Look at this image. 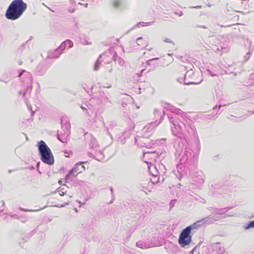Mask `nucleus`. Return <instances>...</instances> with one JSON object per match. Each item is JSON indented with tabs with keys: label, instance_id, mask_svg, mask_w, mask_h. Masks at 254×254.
<instances>
[{
	"label": "nucleus",
	"instance_id": "obj_1",
	"mask_svg": "<svg viewBox=\"0 0 254 254\" xmlns=\"http://www.w3.org/2000/svg\"><path fill=\"white\" fill-rule=\"evenodd\" d=\"M27 6L22 0H14L7 9L5 16L8 19L16 20L22 15Z\"/></svg>",
	"mask_w": 254,
	"mask_h": 254
},
{
	"label": "nucleus",
	"instance_id": "obj_2",
	"mask_svg": "<svg viewBox=\"0 0 254 254\" xmlns=\"http://www.w3.org/2000/svg\"><path fill=\"white\" fill-rule=\"evenodd\" d=\"M38 151L42 162L50 165L54 163V158L52 153L46 143L43 140L40 141L38 143Z\"/></svg>",
	"mask_w": 254,
	"mask_h": 254
},
{
	"label": "nucleus",
	"instance_id": "obj_3",
	"mask_svg": "<svg viewBox=\"0 0 254 254\" xmlns=\"http://www.w3.org/2000/svg\"><path fill=\"white\" fill-rule=\"evenodd\" d=\"M170 122L173 124V127H171L172 131L174 135L177 136L179 132L182 134L185 133V129L187 123L184 120H186L183 116L181 118H179L177 115L172 117L171 118L169 117Z\"/></svg>",
	"mask_w": 254,
	"mask_h": 254
},
{
	"label": "nucleus",
	"instance_id": "obj_4",
	"mask_svg": "<svg viewBox=\"0 0 254 254\" xmlns=\"http://www.w3.org/2000/svg\"><path fill=\"white\" fill-rule=\"evenodd\" d=\"M178 81L180 83H183L186 85L197 84H199L202 79H197L196 74L193 69L188 70L185 74L184 78H179Z\"/></svg>",
	"mask_w": 254,
	"mask_h": 254
},
{
	"label": "nucleus",
	"instance_id": "obj_5",
	"mask_svg": "<svg viewBox=\"0 0 254 254\" xmlns=\"http://www.w3.org/2000/svg\"><path fill=\"white\" fill-rule=\"evenodd\" d=\"M84 162H79L76 163L74 167L69 171L68 173L65 176V182L72 181L79 173H81L84 171L85 167L82 164Z\"/></svg>",
	"mask_w": 254,
	"mask_h": 254
},
{
	"label": "nucleus",
	"instance_id": "obj_6",
	"mask_svg": "<svg viewBox=\"0 0 254 254\" xmlns=\"http://www.w3.org/2000/svg\"><path fill=\"white\" fill-rule=\"evenodd\" d=\"M191 232L190 231V228L184 229L180 235L179 238V243L182 247L189 245L191 241Z\"/></svg>",
	"mask_w": 254,
	"mask_h": 254
},
{
	"label": "nucleus",
	"instance_id": "obj_7",
	"mask_svg": "<svg viewBox=\"0 0 254 254\" xmlns=\"http://www.w3.org/2000/svg\"><path fill=\"white\" fill-rule=\"evenodd\" d=\"M61 124H62V127H64V126L65 129L64 130V134H61V133L59 134V133H58L57 137H58V139L60 141H61L62 142L64 143V142H66L67 137L68 136V135L70 133L69 129L70 128V123L67 121H66L65 123L64 124L63 120H62Z\"/></svg>",
	"mask_w": 254,
	"mask_h": 254
},
{
	"label": "nucleus",
	"instance_id": "obj_8",
	"mask_svg": "<svg viewBox=\"0 0 254 254\" xmlns=\"http://www.w3.org/2000/svg\"><path fill=\"white\" fill-rule=\"evenodd\" d=\"M160 122L156 123L152 122L147 124L142 129V132L143 133V137H148L150 134L152 133L153 129L154 127L157 126Z\"/></svg>",
	"mask_w": 254,
	"mask_h": 254
},
{
	"label": "nucleus",
	"instance_id": "obj_9",
	"mask_svg": "<svg viewBox=\"0 0 254 254\" xmlns=\"http://www.w3.org/2000/svg\"><path fill=\"white\" fill-rule=\"evenodd\" d=\"M184 121H186L187 123L186 129H185V133L191 134L194 137L198 138L197 130L195 126L189 123L187 120H184Z\"/></svg>",
	"mask_w": 254,
	"mask_h": 254
},
{
	"label": "nucleus",
	"instance_id": "obj_10",
	"mask_svg": "<svg viewBox=\"0 0 254 254\" xmlns=\"http://www.w3.org/2000/svg\"><path fill=\"white\" fill-rule=\"evenodd\" d=\"M219 218L216 217L215 216L209 215L207 217L202 218L200 220L201 221L202 226L204 225H208L213 223L216 221H217Z\"/></svg>",
	"mask_w": 254,
	"mask_h": 254
},
{
	"label": "nucleus",
	"instance_id": "obj_11",
	"mask_svg": "<svg viewBox=\"0 0 254 254\" xmlns=\"http://www.w3.org/2000/svg\"><path fill=\"white\" fill-rule=\"evenodd\" d=\"M66 46V43H65V41L63 42L60 46L57 48L54 52V54L51 55V58H59L60 55L62 54V52L64 50Z\"/></svg>",
	"mask_w": 254,
	"mask_h": 254
},
{
	"label": "nucleus",
	"instance_id": "obj_12",
	"mask_svg": "<svg viewBox=\"0 0 254 254\" xmlns=\"http://www.w3.org/2000/svg\"><path fill=\"white\" fill-rule=\"evenodd\" d=\"M145 162L148 165V169L150 173L154 176H157L159 174V172L156 166L153 164H152L151 163H150V164L149 165V163L148 161H145Z\"/></svg>",
	"mask_w": 254,
	"mask_h": 254
},
{
	"label": "nucleus",
	"instance_id": "obj_13",
	"mask_svg": "<svg viewBox=\"0 0 254 254\" xmlns=\"http://www.w3.org/2000/svg\"><path fill=\"white\" fill-rule=\"evenodd\" d=\"M230 208H220V209H217L215 208L211 207L209 209L211 212L214 214H222L226 212L228 210L230 209Z\"/></svg>",
	"mask_w": 254,
	"mask_h": 254
},
{
	"label": "nucleus",
	"instance_id": "obj_14",
	"mask_svg": "<svg viewBox=\"0 0 254 254\" xmlns=\"http://www.w3.org/2000/svg\"><path fill=\"white\" fill-rule=\"evenodd\" d=\"M202 226L201 221L199 220L197 221L191 225L186 227L187 229L190 228V231L191 232L193 229H197L200 227Z\"/></svg>",
	"mask_w": 254,
	"mask_h": 254
},
{
	"label": "nucleus",
	"instance_id": "obj_15",
	"mask_svg": "<svg viewBox=\"0 0 254 254\" xmlns=\"http://www.w3.org/2000/svg\"><path fill=\"white\" fill-rule=\"evenodd\" d=\"M159 156L158 153H156L155 152H144L143 157L149 158L151 160H155Z\"/></svg>",
	"mask_w": 254,
	"mask_h": 254
},
{
	"label": "nucleus",
	"instance_id": "obj_16",
	"mask_svg": "<svg viewBox=\"0 0 254 254\" xmlns=\"http://www.w3.org/2000/svg\"><path fill=\"white\" fill-rule=\"evenodd\" d=\"M154 114L157 118L160 117L161 119L163 118L165 114V112L162 110V109H155L154 110Z\"/></svg>",
	"mask_w": 254,
	"mask_h": 254
},
{
	"label": "nucleus",
	"instance_id": "obj_17",
	"mask_svg": "<svg viewBox=\"0 0 254 254\" xmlns=\"http://www.w3.org/2000/svg\"><path fill=\"white\" fill-rule=\"evenodd\" d=\"M23 73H24V75L27 78L28 80H29L30 82H32L33 78L31 74L29 72H27L24 70H23L19 72L18 77L21 76Z\"/></svg>",
	"mask_w": 254,
	"mask_h": 254
},
{
	"label": "nucleus",
	"instance_id": "obj_18",
	"mask_svg": "<svg viewBox=\"0 0 254 254\" xmlns=\"http://www.w3.org/2000/svg\"><path fill=\"white\" fill-rule=\"evenodd\" d=\"M28 82H29V85H27V86L26 88L25 91H24V92L20 91V94H22V96L23 97H25L26 93H30L31 92V91H32V82H30L29 80H28Z\"/></svg>",
	"mask_w": 254,
	"mask_h": 254
},
{
	"label": "nucleus",
	"instance_id": "obj_19",
	"mask_svg": "<svg viewBox=\"0 0 254 254\" xmlns=\"http://www.w3.org/2000/svg\"><path fill=\"white\" fill-rule=\"evenodd\" d=\"M136 43L138 46H144L147 44V41L144 40L141 37H139L136 39Z\"/></svg>",
	"mask_w": 254,
	"mask_h": 254
},
{
	"label": "nucleus",
	"instance_id": "obj_20",
	"mask_svg": "<svg viewBox=\"0 0 254 254\" xmlns=\"http://www.w3.org/2000/svg\"><path fill=\"white\" fill-rule=\"evenodd\" d=\"M105 56L104 54H102L100 56V57L97 60V61H96V63H95V66H94V69L95 70H98V69L99 68V66H100V64H101V62L100 61V59L103 57V56Z\"/></svg>",
	"mask_w": 254,
	"mask_h": 254
},
{
	"label": "nucleus",
	"instance_id": "obj_21",
	"mask_svg": "<svg viewBox=\"0 0 254 254\" xmlns=\"http://www.w3.org/2000/svg\"><path fill=\"white\" fill-rule=\"evenodd\" d=\"M136 246L137 247H139L143 249H146L148 248V247H147L146 244L142 241L137 242L136 243Z\"/></svg>",
	"mask_w": 254,
	"mask_h": 254
},
{
	"label": "nucleus",
	"instance_id": "obj_22",
	"mask_svg": "<svg viewBox=\"0 0 254 254\" xmlns=\"http://www.w3.org/2000/svg\"><path fill=\"white\" fill-rule=\"evenodd\" d=\"M254 227V220L245 225L244 227L245 230H248Z\"/></svg>",
	"mask_w": 254,
	"mask_h": 254
},
{
	"label": "nucleus",
	"instance_id": "obj_23",
	"mask_svg": "<svg viewBox=\"0 0 254 254\" xmlns=\"http://www.w3.org/2000/svg\"><path fill=\"white\" fill-rule=\"evenodd\" d=\"M66 201L65 202H64V204H62L60 205H55L54 206L55 207H64L66 205H67L69 202H70V200L69 199H67L66 200Z\"/></svg>",
	"mask_w": 254,
	"mask_h": 254
},
{
	"label": "nucleus",
	"instance_id": "obj_24",
	"mask_svg": "<svg viewBox=\"0 0 254 254\" xmlns=\"http://www.w3.org/2000/svg\"><path fill=\"white\" fill-rule=\"evenodd\" d=\"M153 23V22H139V23H137V25L138 26L139 24H140L142 26H149V25H151L152 23Z\"/></svg>",
	"mask_w": 254,
	"mask_h": 254
},
{
	"label": "nucleus",
	"instance_id": "obj_25",
	"mask_svg": "<svg viewBox=\"0 0 254 254\" xmlns=\"http://www.w3.org/2000/svg\"><path fill=\"white\" fill-rule=\"evenodd\" d=\"M65 43H66V45H68L69 48H72L73 46V42L69 40H66L65 41Z\"/></svg>",
	"mask_w": 254,
	"mask_h": 254
},
{
	"label": "nucleus",
	"instance_id": "obj_26",
	"mask_svg": "<svg viewBox=\"0 0 254 254\" xmlns=\"http://www.w3.org/2000/svg\"><path fill=\"white\" fill-rule=\"evenodd\" d=\"M176 202V200L175 199L171 200L170 202V209H171L175 206Z\"/></svg>",
	"mask_w": 254,
	"mask_h": 254
},
{
	"label": "nucleus",
	"instance_id": "obj_27",
	"mask_svg": "<svg viewBox=\"0 0 254 254\" xmlns=\"http://www.w3.org/2000/svg\"><path fill=\"white\" fill-rule=\"evenodd\" d=\"M251 54H252V51H249L247 53V55L244 57L245 61H248L250 59V55H251Z\"/></svg>",
	"mask_w": 254,
	"mask_h": 254
},
{
	"label": "nucleus",
	"instance_id": "obj_28",
	"mask_svg": "<svg viewBox=\"0 0 254 254\" xmlns=\"http://www.w3.org/2000/svg\"><path fill=\"white\" fill-rule=\"evenodd\" d=\"M159 58H153L152 59H150L148 61H147L146 62V64L148 65H151V62L153 61V60H158Z\"/></svg>",
	"mask_w": 254,
	"mask_h": 254
},
{
	"label": "nucleus",
	"instance_id": "obj_29",
	"mask_svg": "<svg viewBox=\"0 0 254 254\" xmlns=\"http://www.w3.org/2000/svg\"><path fill=\"white\" fill-rule=\"evenodd\" d=\"M120 1L118 0H116L114 2V6L115 7H118L119 5Z\"/></svg>",
	"mask_w": 254,
	"mask_h": 254
},
{
	"label": "nucleus",
	"instance_id": "obj_30",
	"mask_svg": "<svg viewBox=\"0 0 254 254\" xmlns=\"http://www.w3.org/2000/svg\"><path fill=\"white\" fill-rule=\"evenodd\" d=\"M207 71L211 76H214L216 75L215 74L213 73L212 72V71L211 70H210L209 69H207Z\"/></svg>",
	"mask_w": 254,
	"mask_h": 254
},
{
	"label": "nucleus",
	"instance_id": "obj_31",
	"mask_svg": "<svg viewBox=\"0 0 254 254\" xmlns=\"http://www.w3.org/2000/svg\"><path fill=\"white\" fill-rule=\"evenodd\" d=\"M164 41L166 43H173V42L170 39L168 38L164 39Z\"/></svg>",
	"mask_w": 254,
	"mask_h": 254
},
{
	"label": "nucleus",
	"instance_id": "obj_32",
	"mask_svg": "<svg viewBox=\"0 0 254 254\" xmlns=\"http://www.w3.org/2000/svg\"><path fill=\"white\" fill-rule=\"evenodd\" d=\"M196 252V247L195 246L193 249L192 250V251H191V253H192V254H193L194 253Z\"/></svg>",
	"mask_w": 254,
	"mask_h": 254
},
{
	"label": "nucleus",
	"instance_id": "obj_33",
	"mask_svg": "<svg viewBox=\"0 0 254 254\" xmlns=\"http://www.w3.org/2000/svg\"><path fill=\"white\" fill-rule=\"evenodd\" d=\"M176 115H179V114H182V111L180 110L177 109V110H176Z\"/></svg>",
	"mask_w": 254,
	"mask_h": 254
},
{
	"label": "nucleus",
	"instance_id": "obj_34",
	"mask_svg": "<svg viewBox=\"0 0 254 254\" xmlns=\"http://www.w3.org/2000/svg\"><path fill=\"white\" fill-rule=\"evenodd\" d=\"M196 27H200V28H204V29H206L207 27L205 26H204V25H196Z\"/></svg>",
	"mask_w": 254,
	"mask_h": 254
},
{
	"label": "nucleus",
	"instance_id": "obj_35",
	"mask_svg": "<svg viewBox=\"0 0 254 254\" xmlns=\"http://www.w3.org/2000/svg\"><path fill=\"white\" fill-rule=\"evenodd\" d=\"M65 194V192L64 191H61L60 193H59V194L61 196H63Z\"/></svg>",
	"mask_w": 254,
	"mask_h": 254
},
{
	"label": "nucleus",
	"instance_id": "obj_36",
	"mask_svg": "<svg viewBox=\"0 0 254 254\" xmlns=\"http://www.w3.org/2000/svg\"><path fill=\"white\" fill-rule=\"evenodd\" d=\"M201 7V5H197V6H191V7H190V8H200Z\"/></svg>",
	"mask_w": 254,
	"mask_h": 254
},
{
	"label": "nucleus",
	"instance_id": "obj_37",
	"mask_svg": "<svg viewBox=\"0 0 254 254\" xmlns=\"http://www.w3.org/2000/svg\"><path fill=\"white\" fill-rule=\"evenodd\" d=\"M74 10H75L74 8H72V9H68V11H69V12H70V13H73V12H74Z\"/></svg>",
	"mask_w": 254,
	"mask_h": 254
},
{
	"label": "nucleus",
	"instance_id": "obj_38",
	"mask_svg": "<svg viewBox=\"0 0 254 254\" xmlns=\"http://www.w3.org/2000/svg\"><path fill=\"white\" fill-rule=\"evenodd\" d=\"M218 25L220 26L221 27H229L231 25H227V26H225V25H220L219 24H217Z\"/></svg>",
	"mask_w": 254,
	"mask_h": 254
},
{
	"label": "nucleus",
	"instance_id": "obj_39",
	"mask_svg": "<svg viewBox=\"0 0 254 254\" xmlns=\"http://www.w3.org/2000/svg\"><path fill=\"white\" fill-rule=\"evenodd\" d=\"M11 217H12V218H16V219H17V218H18V216H17V215H16V214L12 215H11Z\"/></svg>",
	"mask_w": 254,
	"mask_h": 254
},
{
	"label": "nucleus",
	"instance_id": "obj_40",
	"mask_svg": "<svg viewBox=\"0 0 254 254\" xmlns=\"http://www.w3.org/2000/svg\"><path fill=\"white\" fill-rule=\"evenodd\" d=\"M20 210H22V211H29V210H27V209H23V208H20Z\"/></svg>",
	"mask_w": 254,
	"mask_h": 254
},
{
	"label": "nucleus",
	"instance_id": "obj_41",
	"mask_svg": "<svg viewBox=\"0 0 254 254\" xmlns=\"http://www.w3.org/2000/svg\"><path fill=\"white\" fill-rule=\"evenodd\" d=\"M184 157L185 158V159H186V160H187V159H188V154H186V157L185 156H184Z\"/></svg>",
	"mask_w": 254,
	"mask_h": 254
},
{
	"label": "nucleus",
	"instance_id": "obj_42",
	"mask_svg": "<svg viewBox=\"0 0 254 254\" xmlns=\"http://www.w3.org/2000/svg\"><path fill=\"white\" fill-rule=\"evenodd\" d=\"M83 5H84V6H85V7H87V6H88V3H85V4H84Z\"/></svg>",
	"mask_w": 254,
	"mask_h": 254
},
{
	"label": "nucleus",
	"instance_id": "obj_43",
	"mask_svg": "<svg viewBox=\"0 0 254 254\" xmlns=\"http://www.w3.org/2000/svg\"><path fill=\"white\" fill-rule=\"evenodd\" d=\"M107 134H109L110 136H111V134H110V133L109 132L108 130L107 129Z\"/></svg>",
	"mask_w": 254,
	"mask_h": 254
},
{
	"label": "nucleus",
	"instance_id": "obj_44",
	"mask_svg": "<svg viewBox=\"0 0 254 254\" xmlns=\"http://www.w3.org/2000/svg\"><path fill=\"white\" fill-rule=\"evenodd\" d=\"M70 2L71 3H73V2H74V1L73 0H70Z\"/></svg>",
	"mask_w": 254,
	"mask_h": 254
},
{
	"label": "nucleus",
	"instance_id": "obj_45",
	"mask_svg": "<svg viewBox=\"0 0 254 254\" xmlns=\"http://www.w3.org/2000/svg\"><path fill=\"white\" fill-rule=\"evenodd\" d=\"M123 63H124V61H123V60H122V61H120V64H123Z\"/></svg>",
	"mask_w": 254,
	"mask_h": 254
},
{
	"label": "nucleus",
	"instance_id": "obj_46",
	"mask_svg": "<svg viewBox=\"0 0 254 254\" xmlns=\"http://www.w3.org/2000/svg\"><path fill=\"white\" fill-rule=\"evenodd\" d=\"M39 164H40V163H39H39H38L37 164V168H38V167H39Z\"/></svg>",
	"mask_w": 254,
	"mask_h": 254
},
{
	"label": "nucleus",
	"instance_id": "obj_47",
	"mask_svg": "<svg viewBox=\"0 0 254 254\" xmlns=\"http://www.w3.org/2000/svg\"><path fill=\"white\" fill-rule=\"evenodd\" d=\"M62 181H61V180H60V181H59V183L60 185H62Z\"/></svg>",
	"mask_w": 254,
	"mask_h": 254
},
{
	"label": "nucleus",
	"instance_id": "obj_48",
	"mask_svg": "<svg viewBox=\"0 0 254 254\" xmlns=\"http://www.w3.org/2000/svg\"><path fill=\"white\" fill-rule=\"evenodd\" d=\"M183 14V12L181 11V12H180V14H179V16H182Z\"/></svg>",
	"mask_w": 254,
	"mask_h": 254
},
{
	"label": "nucleus",
	"instance_id": "obj_49",
	"mask_svg": "<svg viewBox=\"0 0 254 254\" xmlns=\"http://www.w3.org/2000/svg\"><path fill=\"white\" fill-rule=\"evenodd\" d=\"M110 190L112 192H113V188L112 187L110 188Z\"/></svg>",
	"mask_w": 254,
	"mask_h": 254
},
{
	"label": "nucleus",
	"instance_id": "obj_50",
	"mask_svg": "<svg viewBox=\"0 0 254 254\" xmlns=\"http://www.w3.org/2000/svg\"><path fill=\"white\" fill-rule=\"evenodd\" d=\"M144 189H146V188L144 187H142L141 190H143Z\"/></svg>",
	"mask_w": 254,
	"mask_h": 254
},
{
	"label": "nucleus",
	"instance_id": "obj_51",
	"mask_svg": "<svg viewBox=\"0 0 254 254\" xmlns=\"http://www.w3.org/2000/svg\"><path fill=\"white\" fill-rule=\"evenodd\" d=\"M107 99L108 102H109L110 103H111V101L110 100H109L108 98H107Z\"/></svg>",
	"mask_w": 254,
	"mask_h": 254
},
{
	"label": "nucleus",
	"instance_id": "obj_52",
	"mask_svg": "<svg viewBox=\"0 0 254 254\" xmlns=\"http://www.w3.org/2000/svg\"><path fill=\"white\" fill-rule=\"evenodd\" d=\"M137 141L136 139L135 138V143L136 144H137Z\"/></svg>",
	"mask_w": 254,
	"mask_h": 254
},
{
	"label": "nucleus",
	"instance_id": "obj_53",
	"mask_svg": "<svg viewBox=\"0 0 254 254\" xmlns=\"http://www.w3.org/2000/svg\"><path fill=\"white\" fill-rule=\"evenodd\" d=\"M19 64H22V62L21 61H19Z\"/></svg>",
	"mask_w": 254,
	"mask_h": 254
},
{
	"label": "nucleus",
	"instance_id": "obj_54",
	"mask_svg": "<svg viewBox=\"0 0 254 254\" xmlns=\"http://www.w3.org/2000/svg\"><path fill=\"white\" fill-rule=\"evenodd\" d=\"M34 112L32 111V112H31V115H33L34 114Z\"/></svg>",
	"mask_w": 254,
	"mask_h": 254
},
{
	"label": "nucleus",
	"instance_id": "obj_55",
	"mask_svg": "<svg viewBox=\"0 0 254 254\" xmlns=\"http://www.w3.org/2000/svg\"><path fill=\"white\" fill-rule=\"evenodd\" d=\"M160 166H161V167H164V165H163V164H161V165H160Z\"/></svg>",
	"mask_w": 254,
	"mask_h": 254
},
{
	"label": "nucleus",
	"instance_id": "obj_56",
	"mask_svg": "<svg viewBox=\"0 0 254 254\" xmlns=\"http://www.w3.org/2000/svg\"><path fill=\"white\" fill-rule=\"evenodd\" d=\"M1 202H2V204H1L2 206H3L4 204V202H3L2 201H1Z\"/></svg>",
	"mask_w": 254,
	"mask_h": 254
},
{
	"label": "nucleus",
	"instance_id": "obj_57",
	"mask_svg": "<svg viewBox=\"0 0 254 254\" xmlns=\"http://www.w3.org/2000/svg\"><path fill=\"white\" fill-rule=\"evenodd\" d=\"M71 197H72V195H69V196H68V197H69V198H71Z\"/></svg>",
	"mask_w": 254,
	"mask_h": 254
},
{
	"label": "nucleus",
	"instance_id": "obj_58",
	"mask_svg": "<svg viewBox=\"0 0 254 254\" xmlns=\"http://www.w3.org/2000/svg\"><path fill=\"white\" fill-rule=\"evenodd\" d=\"M81 108H82V109L83 110H85V109H86L85 108H84V107H81Z\"/></svg>",
	"mask_w": 254,
	"mask_h": 254
},
{
	"label": "nucleus",
	"instance_id": "obj_59",
	"mask_svg": "<svg viewBox=\"0 0 254 254\" xmlns=\"http://www.w3.org/2000/svg\"><path fill=\"white\" fill-rule=\"evenodd\" d=\"M78 4L82 5V4L81 3H80V2H79V3H78Z\"/></svg>",
	"mask_w": 254,
	"mask_h": 254
},
{
	"label": "nucleus",
	"instance_id": "obj_60",
	"mask_svg": "<svg viewBox=\"0 0 254 254\" xmlns=\"http://www.w3.org/2000/svg\"><path fill=\"white\" fill-rule=\"evenodd\" d=\"M249 0H242V1H249Z\"/></svg>",
	"mask_w": 254,
	"mask_h": 254
},
{
	"label": "nucleus",
	"instance_id": "obj_61",
	"mask_svg": "<svg viewBox=\"0 0 254 254\" xmlns=\"http://www.w3.org/2000/svg\"><path fill=\"white\" fill-rule=\"evenodd\" d=\"M227 216H230L231 215H228V214H227L226 215Z\"/></svg>",
	"mask_w": 254,
	"mask_h": 254
},
{
	"label": "nucleus",
	"instance_id": "obj_62",
	"mask_svg": "<svg viewBox=\"0 0 254 254\" xmlns=\"http://www.w3.org/2000/svg\"><path fill=\"white\" fill-rule=\"evenodd\" d=\"M237 12L242 13V11H237Z\"/></svg>",
	"mask_w": 254,
	"mask_h": 254
},
{
	"label": "nucleus",
	"instance_id": "obj_63",
	"mask_svg": "<svg viewBox=\"0 0 254 254\" xmlns=\"http://www.w3.org/2000/svg\"><path fill=\"white\" fill-rule=\"evenodd\" d=\"M113 202V201L112 200H111L110 201V203H112Z\"/></svg>",
	"mask_w": 254,
	"mask_h": 254
},
{
	"label": "nucleus",
	"instance_id": "obj_64",
	"mask_svg": "<svg viewBox=\"0 0 254 254\" xmlns=\"http://www.w3.org/2000/svg\"><path fill=\"white\" fill-rule=\"evenodd\" d=\"M1 211H2V210H0V212Z\"/></svg>",
	"mask_w": 254,
	"mask_h": 254
}]
</instances>
